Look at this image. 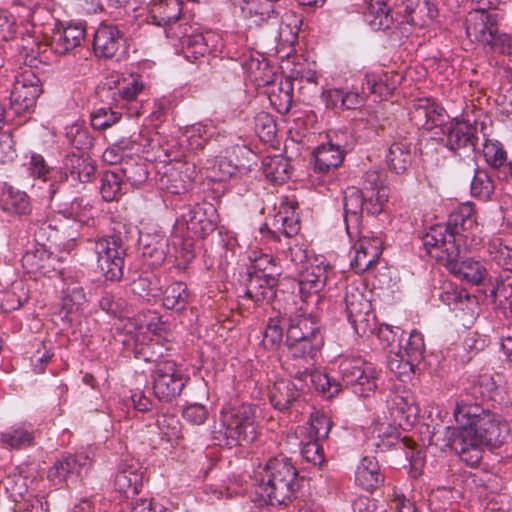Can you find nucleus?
I'll list each match as a JSON object with an SVG mask.
<instances>
[{
	"label": "nucleus",
	"mask_w": 512,
	"mask_h": 512,
	"mask_svg": "<svg viewBox=\"0 0 512 512\" xmlns=\"http://www.w3.org/2000/svg\"><path fill=\"white\" fill-rule=\"evenodd\" d=\"M453 414L465 437L470 436L475 443L490 449L505 446V453L511 451L512 436L509 435L508 423L500 415L464 401L456 404Z\"/></svg>",
	"instance_id": "nucleus-1"
},
{
	"label": "nucleus",
	"mask_w": 512,
	"mask_h": 512,
	"mask_svg": "<svg viewBox=\"0 0 512 512\" xmlns=\"http://www.w3.org/2000/svg\"><path fill=\"white\" fill-rule=\"evenodd\" d=\"M297 475L296 468L287 457L278 455L270 458L255 471V492L271 505L287 504L299 488Z\"/></svg>",
	"instance_id": "nucleus-2"
},
{
	"label": "nucleus",
	"mask_w": 512,
	"mask_h": 512,
	"mask_svg": "<svg viewBox=\"0 0 512 512\" xmlns=\"http://www.w3.org/2000/svg\"><path fill=\"white\" fill-rule=\"evenodd\" d=\"M257 408L251 404L229 406L221 410L211 434L219 446L233 447L251 443L257 438Z\"/></svg>",
	"instance_id": "nucleus-3"
},
{
	"label": "nucleus",
	"mask_w": 512,
	"mask_h": 512,
	"mask_svg": "<svg viewBox=\"0 0 512 512\" xmlns=\"http://www.w3.org/2000/svg\"><path fill=\"white\" fill-rule=\"evenodd\" d=\"M477 229L474 206L465 203L450 214L447 225L438 224L430 228L423 238L424 245L430 254L432 249L445 251L448 243L458 247L461 243L467 246L468 240H473Z\"/></svg>",
	"instance_id": "nucleus-4"
},
{
	"label": "nucleus",
	"mask_w": 512,
	"mask_h": 512,
	"mask_svg": "<svg viewBox=\"0 0 512 512\" xmlns=\"http://www.w3.org/2000/svg\"><path fill=\"white\" fill-rule=\"evenodd\" d=\"M97 265L106 280L119 281L123 277L126 249L121 238L115 235L103 236L94 242Z\"/></svg>",
	"instance_id": "nucleus-5"
},
{
	"label": "nucleus",
	"mask_w": 512,
	"mask_h": 512,
	"mask_svg": "<svg viewBox=\"0 0 512 512\" xmlns=\"http://www.w3.org/2000/svg\"><path fill=\"white\" fill-rule=\"evenodd\" d=\"M435 257L450 273L468 284L478 285L487 276L486 268L479 261L464 259L460 247L453 244L448 243L445 251L435 254Z\"/></svg>",
	"instance_id": "nucleus-6"
},
{
	"label": "nucleus",
	"mask_w": 512,
	"mask_h": 512,
	"mask_svg": "<svg viewBox=\"0 0 512 512\" xmlns=\"http://www.w3.org/2000/svg\"><path fill=\"white\" fill-rule=\"evenodd\" d=\"M152 383L154 395L160 401L171 402L181 394L186 380L176 362L165 359L156 362Z\"/></svg>",
	"instance_id": "nucleus-7"
},
{
	"label": "nucleus",
	"mask_w": 512,
	"mask_h": 512,
	"mask_svg": "<svg viewBox=\"0 0 512 512\" xmlns=\"http://www.w3.org/2000/svg\"><path fill=\"white\" fill-rule=\"evenodd\" d=\"M42 93V84L31 67L24 68L14 76L10 94V110L15 114L30 111Z\"/></svg>",
	"instance_id": "nucleus-8"
},
{
	"label": "nucleus",
	"mask_w": 512,
	"mask_h": 512,
	"mask_svg": "<svg viewBox=\"0 0 512 512\" xmlns=\"http://www.w3.org/2000/svg\"><path fill=\"white\" fill-rule=\"evenodd\" d=\"M445 146L459 157H469L478 142L477 127L469 120L453 118L444 125Z\"/></svg>",
	"instance_id": "nucleus-9"
},
{
	"label": "nucleus",
	"mask_w": 512,
	"mask_h": 512,
	"mask_svg": "<svg viewBox=\"0 0 512 512\" xmlns=\"http://www.w3.org/2000/svg\"><path fill=\"white\" fill-rule=\"evenodd\" d=\"M499 14L495 9L475 8L466 18V33L472 40L490 47L499 37Z\"/></svg>",
	"instance_id": "nucleus-10"
},
{
	"label": "nucleus",
	"mask_w": 512,
	"mask_h": 512,
	"mask_svg": "<svg viewBox=\"0 0 512 512\" xmlns=\"http://www.w3.org/2000/svg\"><path fill=\"white\" fill-rule=\"evenodd\" d=\"M424 350L425 344L422 334L416 331L411 332L408 337H404L400 359H390L388 361L389 370L402 382L411 380L414 374L413 362L422 358Z\"/></svg>",
	"instance_id": "nucleus-11"
},
{
	"label": "nucleus",
	"mask_w": 512,
	"mask_h": 512,
	"mask_svg": "<svg viewBox=\"0 0 512 512\" xmlns=\"http://www.w3.org/2000/svg\"><path fill=\"white\" fill-rule=\"evenodd\" d=\"M91 459L84 453L67 455L54 463L48 471V479L54 486H68L80 480L88 471Z\"/></svg>",
	"instance_id": "nucleus-12"
},
{
	"label": "nucleus",
	"mask_w": 512,
	"mask_h": 512,
	"mask_svg": "<svg viewBox=\"0 0 512 512\" xmlns=\"http://www.w3.org/2000/svg\"><path fill=\"white\" fill-rule=\"evenodd\" d=\"M290 374L293 380H278L269 391L270 402L279 411L288 410L299 398L300 392L309 386L304 378L307 375V370L298 368L295 371H290Z\"/></svg>",
	"instance_id": "nucleus-13"
},
{
	"label": "nucleus",
	"mask_w": 512,
	"mask_h": 512,
	"mask_svg": "<svg viewBox=\"0 0 512 512\" xmlns=\"http://www.w3.org/2000/svg\"><path fill=\"white\" fill-rule=\"evenodd\" d=\"M339 372L343 383L354 387V393L359 396H368L376 387L371 372L360 357H346L341 360Z\"/></svg>",
	"instance_id": "nucleus-14"
},
{
	"label": "nucleus",
	"mask_w": 512,
	"mask_h": 512,
	"mask_svg": "<svg viewBox=\"0 0 512 512\" xmlns=\"http://www.w3.org/2000/svg\"><path fill=\"white\" fill-rule=\"evenodd\" d=\"M346 314L357 334L373 333L377 329L375 314L369 310L370 304L360 293L345 295Z\"/></svg>",
	"instance_id": "nucleus-15"
},
{
	"label": "nucleus",
	"mask_w": 512,
	"mask_h": 512,
	"mask_svg": "<svg viewBox=\"0 0 512 512\" xmlns=\"http://www.w3.org/2000/svg\"><path fill=\"white\" fill-rule=\"evenodd\" d=\"M177 224L186 226L189 237L204 238L216 228L215 209L211 204L196 205L182 214Z\"/></svg>",
	"instance_id": "nucleus-16"
},
{
	"label": "nucleus",
	"mask_w": 512,
	"mask_h": 512,
	"mask_svg": "<svg viewBox=\"0 0 512 512\" xmlns=\"http://www.w3.org/2000/svg\"><path fill=\"white\" fill-rule=\"evenodd\" d=\"M344 132H333L329 135V141L322 144L314 151V169L319 173H328L338 168L344 160Z\"/></svg>",
	"instance_id": "nucleus-17"
},
{
	"label": "nucleus",
	"mask_w": 512,
	"mask_h": 512,
	"mask_svg": "<svg viewBox=\"0 0 512 512\" xmlns=\"http://www.w3.org/2000/svg\"><path fill=\"white\" fill-rule=\"evenodd\" d=\"M446 118V110L431 98L418 99L410 111L411 121L418 128L428 131L434 127L445 125Z\"/></svg>",
	"instance_id": "nucleus-18"
},
{
	"label": "nucleus",
	"mask_w": 512,
	"mask_h": 512,
	"mask_svg": "<svg viewBox=\"0 0 512 512\" xmlns=\"http://www.w3.org/2000/svg\"><path fill=\"white\" fill-rule=\"evenodd\" d=\"M296 208L297 203L294 201L282 202L271 222L265 224V227L275 239L280 240L281 235L291 238L298 234L300 223Z\"/></svg>",
	"instance_id": "nucleus-19"
},
{
	"label": "nucleus",
	"mask_w": 512,
	"mask_h": 512,
	"mask_svg": "<svg viewBox=\"0 0 512 512\" xmlns=\"http://www.w3.org/2000/svg\"><path fill=\"white\" fill-rule=\"evenodd\" d=\"M329 265L324 260L315 258L303 266L299 275V292L303 298L315 294L323 289L328 278Z\"/></svg>",
	"instance_id": "nucleus-20"
},
{
	"label": "nucleus",
	"mask_w": 512,
	"mask_h": 512,
	"mask_svg": "<svg viewBox=\"0 0 512 512\" xmlns=\"http://www.w3.org/2000/svg\"><path fill=\"white\" fill-rule=\"evenodd\" d=\"M124 44L123 33L115 25L101 24L95 31L93 50L98 57L112 58Z\"/></svg>",
	"instance_id": "nucleus-21"
},
{
	"label": "nucleus",
	"mask_w": 512,
	"mask_h": 512,
	"mask_svg": "<svg viewBox=\"0 0 512 512\" xmlns=\"http://www.w3.org/2000/svg\"><path fill=\"white\" fill-rule=\"evenodd\" d=\"M85 37V25L82 22L70 23L54 30L50 47L55 54L65 55L80 46Z\"/></svg>",
	"instance_id": "nucleus-22"
},
{
	"label": "nucleus",
	"mask_w": 512,
	"mask_h": 512,
	"mask_svg": "<svg viewBox=\"0 0 512 512\" xmlns=\"http://www.w3.org/2000/svg\"><path fill=\"white\" fill-rule=\"evenodd\" d=\"M286 343L289 355L294 361L289 365V371H295L298 368L303 370L305 366L311 368L313 365V358L323 345V337H316V339L301 338L297 341H289L287 337Z\"/></svg>",
	"instance_id": "nucleus-23"
},
{
	"label": "nucleus",
	"mask_w": 512,
	"mask_h": 512,
	"mask_svg": "<svg viewBox=\"0 0 512 512\" xmlns=\"http://www.w3.org/2000/svg\"><path fill=\"white\" fill-rule=\"evenodd\" d=\"M232 5L240 8L245 19L255 25L267 23L270 19H276L279 11L276 3L270 0H230Z\"/></svg>",
	"instance_id": "nucleus-24"
},
{
	"label": "nucleus",
	"mask_w": 512,
	"mask_h": 512,
	"mask_svg": "<svg viewBox=\"0 0 512 512\" xmlns=\"http://www.w3.org/2000/svg\"><path fill=\"white\" fill-rule=\"evenodd\" d=\"M139 248L144 258L152 266L162 264L169 253V240L159 232L141 233L139 237Z\"/></svg>",
	"instance_id": "nucleus-25"
},
{
	"label": "nucleus",
	"mask_w": 512,
	"mask_h": 512,
	"mask_svg": "<svg viewBox=\"0 0 512 512\" xmlns=\"http://www.w3.org/2000/svg\"><path fill=\"white\" fill-rule=\"evenodd\" d=\"M62 170L66 179H70L72 184L87 183L95 175L96 164L88 156L71 154L66 156Z\"/></svg>",
	"instance_id": "nucleus-26"
},
{
	"label": "nucleus",
	"mask_w": 512,
	"mask_h": 512,
	"mask_svg": "<svg viewBox=\"0 0 512 512\" xmlns=\"http://www.w3.org/2000/svg\"><path fill=\"white\" fill-rule=\"evenodd\" d=\"M483 154L498 180L508 181L512 177V163L501 143L486 141Z\"/></svg>",
	"instance_id": "nucleus-27"
},
{
	"label": "nucleus",
	"mask_w": 512,
	"mask_h": 512,
	"mask_svg": "<svg viewBox=\"0 0 512 512\" xmlns=\"http://www.w3.org/2000/svg\"><path fill=\"white\" fill-rule=\"evenodd\" d=\"M388 409L391 418L389 428L393 429V431H386V438L394 436L398 439L401 435L399 429L406 430L411 426L410 406L406 397L394 394L391 400L388 401Z\"/></svg>",
	"instance_id": "nucleus-28"
},
{
	"label": "nucleus",
	"mask_w": 512,
	"mask_h": 512,
	"mask_svg": "<svg viewBox=\"0 0 512 512\" xmlns=\"http://www.w3.org/2000/svg\"><path fill=\"white\" fill-rule=\"evenodd\" d=\"M35 430L31 424L19 423L0 433V444L4 448L22 450L34 445Z\"/></svg>",
	"instance_id": "nucleus-29"
},
{
	"label": "nucleus",
	"mask_w": 512,
	"mask_h": 512,
	"mask_svg": "<svg viewBox=\"0 0 512 512\" xmlns=\"http://www.w3.org/2000/svg\"><path fill=\"white\" fill-rule=\"evenodd\" d=\"M382 245L379 240H360L354 247L355 256L351 260V267L356 272L370 269L382 254Z\"/></svg>",
	"instance_id": "nucleus-30"
},
{
	"label": "nucleus",
	"mask_w": 512,
	"mask_h": 512,
	"mask_svg": "<svg viewBox=\"0 0 512 512\" xmlns=\"http://www.w3.org/2000/svg\"><path fill=\"white\" fill-rule=\"evenodd\" d=\"M142 479L143 473L137 464H125L117 472L114 485L118 492L130 498L138 494Z\"/></svg>",
	"instance_id": "nucleus-31"
},
{
	"label": "nucleus",
	"mask_w": 512,
	"mask_h": 512,
	"mask_svg": "<svg viewBox=\"0 0 512 512\" xmlns=\"http://www.w3.org/2000/svg\"><path fill=\"white\" fill-rule=\"evenodd\" d=\"M181 12V0H153L149 7V19L157 26H165L176 22Z\"/></svg>",
	"instance_id": "nucleus-32"
},
{
	"label": "nucleus",
	"mask_w": 512,
	"mask_h": 512,
	"mask_svg": "<svg viewBox=\"0 0 512 512\" xmlns=\"http://www.w3.org/2000/svg\"><path fill=\"white\" fill-rule=\"evenodd\" d=\"M276 284V279L249 273L245 296L256 304L269 302L275 296Z\"/></svg>",
	"instance_id": "nucleus-33"
},
{
	"label": "nucleus",
	"mask_w": 512,
	"mask_h": 512,
	"mask_svg": "<svg viewBox=\"0 0 512 512\" xmlns=\"http://www.w3.org/2000/svg\"><path fill=\"white\" fill-rule=\"evenodd\" d=\"M287 337L289 341H297L301 340V338L316 339V337L323 336L314 317L296 314L289 319Z\"/></svg>",
	"instance_id": "nucleus-34"
},
{
	"label": "nucleus",
	"mask_w": 512,
	"mask_h": 512,
	"mask_svg": "<svg viewBox=\"0 0 512 512\" xmlns=\"http://www.w3.org/2000/svg\"><path fill=\"white\" fill-rule=\"evenodd\" d=\"M51 204L58 213L67 219H73L80 223L88 224L92 218V208L84 204L83 199H74L71 202H61L59 195L55 191L51 192Z\"/></svg>",
	"instance_id": "nucleus-35"
},
{
	"label": "nucleus",
	"mask_w": 512,
	"mask_h": 512,
	"mask_svg": "<svg viewBox=\"0 0 512 512\" xmlns=\"http://www.w3.org/2000/svg\"><path fill=\"white\" fill-rule=\"evenodd\" d=\"M481 443H475L472 437H465L463 431H459L452 441L453 449L460 459L470 467L477 466L482 460Z\"/></svg>",
	"instance_id": "nucleus-36"
},
{
	"label": "nucleus",
	"mask_w": 512,
	"mask_h": 512,
	"mask_svg": "<svg viewBox=\"0 0 512 512\" xmlns=\"http://www.w3.org/2000/svg\"><path fill=\"white\" fill-rule=\"evenodd\" d=\"M380 465L376 457L365 456L355 472L356 483L366 490L378 487L380 481Z\"/></svg>",
	"instance_id": "nucleus-37"
},
{
	"label": "nucleus",
	"mask_w": 512,
	"mask_h": 512,
	"mask_svg": "<svg viewBox=\"0 0 512 512\" xmlns=\"http://www.w3.org/2000/svg\"><path fill=\"white\" fill-rule=\"evenodd\" d=\"M1 206L4 211L15 215H26L31 211V204L28 195L8 186L3 190Z\"/></svg>",
	"instance_id": "nucleus-38"
},
{
	"label": "nucleus",
	"mask_w": 512,
	"mask_h": 512,
	"mask_svg": "<svg viewBox=\"0 0 512 512\" xmlns=\"http://www.w3.org/2000/svg\"><path fill=\"white\" fill-rule=\"evenodd\" d=\"M303 370H307V375L304 378L309 386L306 389L314 388L327 398L334 397L340 392L341 384L331 379L327 374L318 370H312L308 366H305Z\"/></svg>",
	"instance_id": "nucleus-39"
},
{
	"label": "nucleus",
	"mask_w": 512,
	"mask_h": 512,
	"mask_svg": "<svg viewBox=\"0 0 512 512\" xmlns=\"http://www.w3.org/2000/svg\"><path fill=\"white\" fill-rule=\"evenodd\" d=\"M191 301L187 285L183 282L169 284L163 292V305L175 311L184 310Z\"/></svg>",
	"instance_id": "nucleus-40"
},
{
	"label": "nucleus",
	"mask_w": 512,
	"mask_h": 512,
	"mask_svg": "<svg viewBox=\"0 0 512 512\" xmlns=\"http://www.w3.org/2000/svg\"><path fill=\"white\" fill-rule=\"evenodd\" d=\"M410 163V144L404 140L393 143L386 155V164L389 169L396 174H401L407 170Z\"/></svg>",
	"instance_id": "nucleus-41"
},
{
	"label": "nucleus",
	"mask_w": 512,
	"mask_h": 512,
	"mask_svg": "<svg viewBox=\"0 0 512 512\" xmlns=\"http://www.w3.org/2000/svg\"><path fill=\"white\" fill-rule=\"evenodd\" d=\"M216 132V128L211 121L195 123L185 127L184 136L188 142L190 149L199 150L204 148L206 143Z\"/></svg>",
	"instance_id": "nucleus-42"
},
{
	"label": "nucleus",
	"mask_w": 512,
	"mask_h": 512,
	"mask_svg": "<svg viewBox=\"0 0 512 512\" xmlns=\"http://www.w3.org/2000/svg\"><path fill=\"white\" fill-rule=\"evenodd\" d=\"M262 167L265 176L274 183L281 184L290 178L291 166L282 156L264 158Z\"/></svg>",
	"instance_id": "nucleus-43"
},
{
	"label": "nucleus",
	"mask_w": 512,
	"mask_h": 512,
	"mask_svg": "<svg viewBox=\"0 0 512 512\" xmlns=\"http://www.w3.org/2000/svg\"><path fill=\"white\" fill-rule=\"evenodd\" d=\"M8 497L16 503H20L27 493V478L21 473L12 472L7 474L0 482Z\"/></svg>",
	"instance_id": "nucleus-44"
},
{
	"label": "nucleus",
	"mask_w": 512,
	"mask_h": 512,
	"mask_svg": "<svg viewBox=\"0 0 512 512\" xmlns=\"http://www.w3.org/2000/svg\"><path fill=\"white\" fill-rule=\"evenodd\" d=\"M211 35H203L201 33L185 35L181 39L182 48L184 49L187 59L196 60L199 56H204L210 51L209 39Z\"/></svg>",
	"instance_id": "nucleus-45"
},
{
	"label": "nucleus",
	"mask_w": 512,
	"mask_h": 512,
	"mask_svg": "<svg viewBox=\"0 0 512 512\" xmlns=\"http://www.w3.org/2000/svg\"><path fill=\"white\" fill-rule=\"evenodd\" d=\"M365 199L361 192L355 188H348L344 192L343 209L346 227L351 220L358 221L360 212L364 209Z\"/></svg>",
	"instance_id": "nucleus-46"
},
{
	"label": "nucleus",
	"mask_w": 512,
	"mask_h": 512,
	"mask_svg": "<svg viewBox=\"0 0 512 512\" xmlns=\"http://www.w3.org/2000/svg\"><path fill=\"white\" fill-rule=\"evenodd\" d=\"M121 174L133 187H140L148 178L146 165L135 159H127L122 163Z\"/></svg>",
	"instance_id": "nucleus-47"
},
{
	"label": "nucleus",
	"mask_w": 512,
	"mask_h": 512,
	"mask_svg": "<svg viewBox=\"0 0 512 512\" xmlns=\"http://www.w3.org/2000/svg\"><path fill=\"white\" fill-rule=\"evenodd\" d=\"M495 190L492 176L485 170L476 169L471 182V194L480 199H489Z\"/></svg>",
	"instance_id": "nucleus-48"
},
{
	"label": "nucleus",
	"mask_w": 512,
	"mask_h": 512,
	"mask_svg": "<svg viewBox=\"0 0 512 512\" xmlns=\"http://www.w3.org/2000/svg\"><path fill=\"white\" fill-rule=\"evenodd\" d=\"M86 298L83 288L77 284H69L63 290L62 309L66 312L65 317L75 311H78L84 304Z\"/></svg>",
	"instance_id": "nucleus-49"
},
{
	"label": "nucleus",
	"mask_w": 512,
	"mask_h": 512,
	"mask_svg": "<svg viewBox=\"0 0 512 512\" xmlns=\"http://www.w3.org/2000/svg\"><path fill=\"white\" fill-rule=\"evenodd\" d=\"M253 265L250 273L276 279L281 275V267L272 255L260 254L252 259Z\"/></svg>",
	"instance_id": "nucleus-50"
},
{
	"label": "nucleus",
	"mask_w": 512,
	"mask_h": 512,
	"mask_svg": "<svg viewBox=\"0 0 512 512\" xmlns=\"http://www.w3.org/2000/svg\"><path fill=\"white\" fill-rule=\"evenodd\" d=\"M488 253L491 259L506 271L505 274L512 273V248L497 238L489 242Z\"/></svg>",
	"instance_id": "nucleus-51"
},
{
	"label": "nucleus",
	"mask_w": 512,
	"mask_h": 512,
	"mask_svg": "<svg viewBox=\"0 0 512 512\" xmlns=\"http://www.w3.org/2000/svg\"><path fill=\"white\" fill-rule=\"evenodd\" d=\"M405 332L398 326L390 327L386 324V366L390 359H400L402 356Z\"/></svg>",
	"instance_id": "nucleus-52"
},
{
	"label": "nucleus",
	"mask_w": 512,
	"mask_h": 512,
	"mask_svg": "<svg viewBox=\"0 0 512 512\" xmlns=\"http://www.w3.org/2000/svg\"><path fill=\"white\" fill-rule=\"evenodd\" d=\"M207 169V177L218 182L226 181L238 172V166L226 157H218Z\"/></svg>",
	"instance_id": "nucleus-53"
},
{
	"label": "nucleus",
	"mask_w": 512,
	"mask_h": 512,
	"mask_svg": "<svg viewBox=\"0 0 512 512\" xmlns=\"http://www.w3.org/2000/svg\"><path fill=\"white\" fill-rule=\"evenodd\" d=\"M122 178L114 171H107L102 175L100 192L104 200L113 201L121 192Z\"/></svg>",
	"instance_id": "nucleus-54"
},
{
	"label": "nucleus",
	"mask_w": 512,
	"mask_h": 512,
	"mask_svg": "<svg viewBox=\"0 0 512 512\" xmlns=\"http://www.w3.org/2000/svg\"><path fill=\"white\" fill-rule=\"evenodd\" d=\"M157 427L160 434L167 441L177 440L181 436V422L179 418L172 414H162L157 418Z\"/></svg>",
	"instance_id": "nucleus-55"
},
{
	"label": "nucleus",
	"mask_w": 512,
	"mask_h": 512,
	"mask_svg": "<svg viewBox=\"0 0 512 512\" xmlns=\"http://www.w3.org/2000/svg\"><path fill=\"white\" fill-rule=\"evenodd\" d=\"M283 339V328L278 316L270 317L263 332L262 344L266 349L278 347Z\"/></svg>",
	"instance_id": "nucleus-56"
},
{
	"label": "nucleus",
	"mask_w": 512,
	"mask_h": 512,
	"mask_svg": "<svg viewBox=\"0 0 512 512\" xmlns=\"http://www.w3.org/2000/svg\"><path fill=\"white\" fill-rule=\"evenodd\" d=\"M121 118V113L114 111L111 107H101L91 113V125L94 129L104 130Z\"/></svg>",
	"instance_id": "nucleus-57"
},
{
	"label": "nucleus",
	"mask_w": 512,
	"mask_h": 512,
	"mask_svg": "<svg viewBox=\"0 0 512 512\" xmlns=\"http://www.w3.org/2000/svg\"><path fill=\"white\" fill-rule=\"evenodd\" d=\"M28 299L27 293L21 282L14 283L11 290L3 293L1 298L2 307L5 310L19 309Z\"/></svg>",
	"instance_id": "nucleus-58"
},
{
	"label": "nucleus",
	"mask_w": 512,
	"mask_h": 512,
	"mask_svg": "<svg viewBox=\"0 0 512 512\" xmlns=\"http://www.w3.org/2000/svg\"><path fill=\"white\" fill-rule=\"evenodd\" d=\"M495 302L507 311L508 303L512 302V273L501 276L497 281L495 288L492 290Z\"/></svg>",
	"instance_id": "nucleus-59"
},
{
	"label": "nucleus",
	"mask_w": 512,
	"mask_h": 512,
	"mask_svg": "<svg viewBox=\"0 0 512 512\" xmlns=\"http://www.w3.org/2000/svg\"><path fill=\"white\" fill-rule=\"evenodd\" d=\"M364 19L373 31H379L384 22V0H368Z\"/></svg>",
	"instance_id": "nucleus-60"
},
{
	"label": "nucleus",
	"mask_w": 512,
	"mask_h": 512,
	"mask_svg": "<svg viewBox=\"0 0 512 512\" xmlns=\"http://www.w3.org/2000/svg\"><path fill=\"white\" fill-rule=\"evenodd\" d=\"M100 308L107 314L115 317H122L126 314V301L112 293L104 294L99 301Z\"/></svg>",
	"instance_id": "nucleus-61"
},
{
	"label": "nucleus",
	"mask_w": 512,
	"mask_h": 512,
	"mask_svg": "<svg viewBox=\"0 0 512 512\" xmlns=\"http://www.w3.org/2000/svg\"><path fill=\"white\" fill-rule=\"evenodd\" d=\"M182 416L191 425H202L208 419L209 412L204 405L193 403L183 409Z\"/></svg>",
	"instance_id": "nucleus-62"
},
{
	"label": "nucleus",
	"mask_w": 512,
	"mask_h": 512,
	"mask_svg": "<svg viewBox=\"0 0 512 512\" xmlns=\"http://www.w3.org/2000/svg\"><path fill=\"white\" fill-rule=\"evenodd\" d=\"M331 426L332 423L326 415L317 412L311 416L310 433L316 440L327 438Z\"/></svg>",
	"instance_id": "nucleus-63"
},
{
	"label": "nucleus",
	"mask_w": 512,
	"mask_h": 512,
	"mask_svg": "<svg viewBox=\"0 0 512 512\" xmlns=\"http://www.w3.org/2000/svg\"><path fill=\"white\" fill-rule=\"evenodd\" d=\"M300 453L302 457L314 465H320L324 461V454L316 438L301 444Z\"/></svg>",
	"instance_id": "nucleus-64"
}]
</instances>
